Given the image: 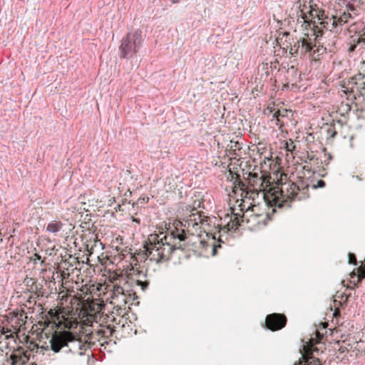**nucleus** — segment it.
<instances>
[{
    "instance_id": "obj_32",
    "label": "nucleus",
    "mask_w": 365,
    "mask_h": 365,
    "mask_svg": "<svg viewBox=\"0 0 365 365\" xmlns=\"http://www.w3.org/2000/svg\"><path fill=\"white\" fill-rule=\"evenodd\" d=\"M132 220H133V222H135L138 225L140 223V220L138 218H135V217H132Z\"/></svg>"
},
{
    "instance_id": "obj_19",
    "label": "nucleus",
    "mask_w": 365,
    "mask_h": 365,
    "mask_svg": "<svg viewBox=\"0 0 365 365\" xmlns=\"http://www.w3.org/2000/svg\"><path fill=\"white\" fill-rule=\"evenodd\" d=\"M115 331V327L111 324H108L106 326H102L101 328L97 331V334L102 338L108 339L113 335Z\"/></svg>"
},
{
    "instance_id": "obj_40",
    "label": "nucleus",
    "mask_w": 365,
    "mask_h": 365,
    "mask_svg": "<svg viewBox=\"0 0 365 365\" xmlns=\"http://www.w3.org/2000/svg\"><path fill=\"white\" fill-rule=\"evenodd\" d=\"M200 203H201V202H200V201H198V202H197V207H200Z\"/></svg>"
},
{
    "instance_id": "obj_17",
    "label": "nucleus",
    "mask_w": 365,
    "mask_h": 365,
    "mask_svg": "<svg viewBox=\"0 0 365 365\" xmlns=\"http://www.w3.org/2000/svg\"><path fill=\"white\" fill-rule=\"evenodd\" d=\"M299 78V75L298 73L297 68H295L294 66H292L287 69V76H286L287 84L291 83L292 86L295 85L299 81H298Z\"/></svg>"
},
{
    "instance_id": "obj_24",
    "label": "nucleus",
    "mask_w": 365,
    "mask_h": 365,
    "mask_svg": "<svg viewBox=\"0 0 365 365\" xmlns=\"http://www.w3.org/2000/svg\"><path fill=\"white\" fill-rule=\"evenodd\" d=\"M125 294L124 289L122 287L115 284L113 285L111 289L110 297H117L120 294Z\"/></svg>"
},
{
    "instance_id": "obj_26",
    "label": "nucleus",
    "mask_w": 365,
    "mask_h": 365,
    "mask_svg": "<svg viewBox=\"0 0 365 365\" xmlns=\"http://www.w3.org/2000/svg\"><path fill=\"white\" fill-rule=\"evenodd\" d=\"M284 148L289 152H292L295 149L294 143L289 139V141H286L284 144Z\"/></svg>"
},
{
    "instance_id": "obj_1",
    "label": "nucleus",
    "mask_w": 365,
    "mask_h": 365,
    "mask_svg": "<svg viewBox=\"0 0 365 365\" xmlns=\"http://www.w3.org/2000/svg\"><path fill=\"white\" fill-rule=\"evenodd\" d=\"M298 22L302 23L303 32L300 37L289 46L292 56H307L312 61H320L326 53L327 48L321 44L319 38H331L328 43L329 51H332L336 43V36L341 31V26L348 23L351 17L349 13L340 12L339 14L329 17L324 11L317 4H304L299 7Z\"/></svg>"
},
{
    "instance_id": "obj_18",
    "label": "nucleus",
    "mask_w": 365,
    "mask_h": 365,
    "mask_svg": "<svg viewBox=\"0 0 365 365\" xmlns=\"http://www.w3.org/2000/svg\"><path fill=\"white\" fill-rule=\"evenodd\" d=\"M63 223L61 220H52L46 226V231L52 234H56L63 230Z\"/></svg>"
},
{
    "instance_id": "obj_10",
    "label": "nucleus",
    "mask_w": 365,
    "mask_h": 365,
    "mask_svg": "<svg viewBox=\"0 0 365 365\" xmlns=\"http://www.w3.org/2000/svg\"><path fill=\"white\" fill-rule=\"evenodd\" d=\"M125 274L128 280L140 286L143 291L147 289L150 283L147 279L146 274L140 266H138L137 263L135 264V266L127 269L125 272Z\"/></svg>"
},
{
    "instance_id": "obj_12",
    "label": "nucleus",
    "mask_w": 365,
    "mask_h": 365,
    "mask_svg": "<svg viewBox=\"0 0 365 365\" xmlns=\"http://www.w3.org/2000/svg\"><path fill=\"white\" fill-rule=\"evenodd\" d=\"M267 110H269V113L265 111V113L267 115H271V118L269 119L270 122L278 126L279 129L282 132L283 127L288 123L289 120L288 114L292 111L284 108L272 110L269 108H267Z\"/></svg>"
},
{
    "instance_id": "obj_22",
    "label": "nucleus",
    "mask_w": 365,
    "mask_h": 365,
    "mask_svg": "<svg viewBox=\"0 0 365 365\" xmlns=\"http://www.w3.org/2000/svg\"><path fill=\"white\" fill-rule=\"evenodd\" d=\"M351 105L348 101H342L337 107L336 113L341 116H346L351 111Z\"/></svg>"
},
{
    "instance_id": "obj_25",
    "label": "nucleus",
    "mask_w": 365,
    "mask_h": 365,
    "mask_svg": "<svg viewBox=\"0 0 365 365\" xmlns=\"http://www.w3.org/2000/svg\"><path fill=\"white\" fill-rule=\"evenodd\" d=\"M272 67L267 63H262L258 67L259 71H262L267 76L269 74Z\"/></svg>"
},
{
    "instance_id": "obj_38",
    "label": "nucleus",
    "mask_w": 365,
    "mask_h": 365,
    "mask_svg": "<svg viewBox=\"0 0 365 365\" xmlns=\"http://www.w3.org/2000/svg\"><path fill=\"white\" fill-rule=\"evenodd\" d=\"M218 241H219V242H222V240H221V235H219Z\"/></svg>"
},
{
    "instance_id": "obj_7",
    "label": "nucleus",
    "mask_w": 365,
    "mask_h": 365,
    "mask_svg": "<svg viewBox=\"0 0 365 365\" xmlns=\"http://www.w3.org/2000/svg\"><path fill=\"white\" fill-rule=\"evenodd\" d=\"M323 337L324 335L317 330L315 337L309 339V341L304 345V354L294 365H322L319 359L312 356V354L317 351L315 345L321 342Z\"/></svg>"
},
{
    "instance_id": "obj_39",
    "label": "nucleus",
    "mask_w": 365,
    "mask_h": 365,
    "mask_svg": "<svg viewBox=\"0 0 365 365\" xmlns=\"http://www.w3.org/2000/svg\"><path fill=\"white\" fill-rule=\"evenodd\" d=\"M35 256H36L38 259H41V257H40L39 255H36H36H35Z\"/></svg>"
},
{
    "instance_id": "obj_23",
    "label": "nucleus",
    "mask_w": 365,
    "mask_h": 365,
    "mask_svg": "<svg viewBox=\"0 0 365 365\" xmlns=\"http://www.w3.org/2000/svg\"><path fill=\"white\" fill-rule=\"evenodd\" d=\"M123 275V270H116L112 272L109 273V275L108 277V280L110 282H114L120 279V277H122Z\"/></svg>"
},
{
    "instance_id": "obj_13",
    "label": "nucleus",
    "mask_w": 365,
    "mask_h": 365,
    "mask_svg": "<svg viewBox=\"0 0 365 365\" xmlns=\"http://www.w3.org/2000/svg\"><path fill=\"white\" fill-rule=\"evenodd\" d=\"M287 322V317L284 314L273 313L267 315L265 319V327L272 331L283 329Z\"/></svg>"
},
{
    "instance_id": "obj_8",
    "label": "nucleus",
    "mask_w": 365,
    "mask_h": 365,
    "mask_svg": "<svg viewBox=\"0 0 365 365\" xmlns=\"http://www.w3.org/2000/svg\"><path fill=\"white\" fill-rule=\"evenodd\" d=\"M27 316L24 312L10 313L7 316L6 327H3L4 332L1 334L11 335L16 334L24 328L26 322Z\"/></svg>"
},
{
    "instance_id": "obj_6",
    "label": "nucleus",
    "mask_w": 365,
    "mask_h": 365,
    "mask_svg": "<svg viewBox=\"0 0 365 365\" xmlns=\"http://www.w3.org/2000/svg\"><path fill=\"white\" fill-rule=\"evenodd\" d=\"M143 41V32L137 29L133 32H129L123 38L120 46V56L126 58L128 56L135 54Z\"/></svg>"
},
{
    "instance_id": "obj_9",
    "label": "nucleus",
    "mask_w": 365,
    "mask_h": 365,
    "mask_svg": "<svg viewBox=\"0 0 365 365\" xmlns=\"http://www.w3.org/2000/svg\"><path fill=\"white\" fill-rule=\"evenodd\" d=\"M76 336L70 331H55L50 340L51 349L58 352L63 347L67 346L68 343L76 341Z\"/></svg>"
},
{
    "instance_id": "obj_30",
    "label": "nucleus",
    "mask_w": 365,
    "mask_h": 365,
    "mask_svg": "<svg viewBox=\"0 0 365 365\" xmlns=\"http://www.w3.org/2000/svg\"><path fill=\"white\" fill-rule=\"evenodd\" d=\"M327 131L329 133H330V137L332 138H334L335 135L336 134V132L334 130L332 131L331 129H329Z\"/></svg>"
},
{
    "instance_id": "obj_34",
    "label": "nucleus",
    "mask_w": 365,
    "mask_h": 365,
    "mask_svg": "<svg viewBox=\"0 0 365 365\" xmlns=\"http://www.w3.org/2000/svg\"><path fill=\"white\" fill-rule=\"evenodd\" d=\"M339 350L341 351V352H344L345 351V349H344L342 346H341Z\"/></svg>"
},
{
    "instance_id": "obj_28",
    "label": "nucleus",
    "mask_w": 365,
    "mask_h": 365,
    "mask_svg": "<svg viewBox=\"0 0 365 365\" xmlns=\"http://www.w3.org/2000/svg\"><path fill=\"white\" fill-rule=\"evenodd\" d=\"M349 264H356V257L354 254L353 253H349Z\"/></svg>"
},
{
    "instance_id": "obj_16",
    "label": "nucleus",
    "mask_w": 365,
    "mask_h": 365,
    "mask_svg": "<svg viewBox=\"0 0 365 365\" xmlns=\"http://www.w3.org/2000/svg\"><path fill=\"white\" fill-rule=\"evenodd\" d=\"M110 303L116 307L118 309L125 308L128 303V297L126 294H120L117 297H110Z\"/></svg>"
},
{
    "instance_id": "obj_31",
    "label": "nucleus",
    "mask_w": 365,
    "mask_h": 365,
    "mask_svg": "<svg viewBox=\"0 0 365 365\" xmlns=\"http://www.w3.org/2000/svg\"><path fill=\"white\" fill-rule=\"evenodd\" d=\"M356 47V46L355 44L351 45L350 47L349 48V52H353L355 50Z\"/></svg>"
},
{
    "instance_id": "obj_5",
    "label": "nucleus",
    "mask_w": 365,
    "mask_h": 365,
    "mask_svg": "<svg viewBox=\"0 0 365 365\" xmlns=\"http://www.w3.org/2000/svg\"><path fill=\"white\" fill-rule=\"evenodd\" d=\"M237 209L230 207V212L225 215L223 217H220L221 223L219 232H223L227 233L230 231H235L239 227L244 226L245 223L249 224L251 221H255L256 217L245 220V215L242 209H240L239 212H236Z\"/></svg>"
},
{
    "instance_id": "obj_4",
    "label": "nucleus",
    "mask_w": 365,
    "mask_h": 365,
    "mask_svg": "<svg viewBox=\"0 0 365 365\" xmlns=\"http://www.w3.org/2000/svg\"><path fill=\"white\" fill-rule=\"evenodd\" d=\"M71 307H59L51 309L48 314L58 329H76L79 322L91 326L96 321V314L101 311L102 304L94 300H84L81 297H73L70 301Z\"/></svg>"
},
{
    "instance_id": "obj_14",
    "label": "nucleus",
    "mask_w": 365,
    "mask_h": 365,
    "mask_svg": "<svg viewBox=\"0 0 365 365\" xmlns=\"http://www.w3.org/2000/svg\"><path fill=\"white\" fill-rule=\"evenodd\" d=\"M343 92L345 93H354L355 92L362 94L363 91L365 90V75L359 73L358 74L351 77L348 80L346 86Z\"/></svg>"
},
{
    "instance_id": "obj_11",
    "label": "nucleus",
    "mask_w": 365,
    "mask_h": 365,
    "mask_svg": "<svg viewBox=\"0 0 365 365\" xmlns=\"http://www.w3.org/2000/svg\"><path fill=\"white\" fill-rule=\"evenodd\" d=\"M29 351L24 350L23 348H18L14 349L13 353L10 354L11 364V365H28L30 358L31 352L35 349H38V345L35 343L31 342L29 346ZM29 365H34L31 363Z\"/></svg>"
},
{
    "instance_id": "obj_35",
    "label": "nucleus",
    "mask_w": 365,
    "mask_h": 365,
    "mask_svg": "<svg viewBox=\"0 0 365 365\" xmlns=\"http://www.w3.org/2000/svg\"><path fill=\"white\" fill-rule=\"evenodd\" d=\"M179 1H180V0H171V2H172L173 4H177V3H178Z\"/></svg>"
},
{
    "instance_id": "obj_27",
    "label": "nucleus",
    "mask_w": 365,
    "mask_h": 365,
    "mask_svg": "<svg viewBox=\"0 0 365 365\" xmlns=\"http://www.w3.org/2000/svg\"><path fill=\"white\" fill-rule=\"evenodd\" d=\"M98 247H100L101 250L103 249V243L98 240H97L94 242V245L93 247H91V253H93L94 249Z\"/></svg>"
},
{
    "instance_id": "obj_33",
    "label": "nucleus",
    "mask_w": 365,
    "mask_h": 365,
    "mask_svg": "<svg viewBox=\"0 0 365 365\" xmlns=\"http://www.w3.org/2000/svg\"><path fill=\"white\" fill-rule=\"evenodd\" d=\"M217 247H220V245H218L217 246V245L213 246L214 253H215Z\"/></svg>"
},
{
    "instance_id": "obj_36",
    "label": "nucleus",
    "mask_w": 365,
    "mask_h": 365,
    "mask_svg": "<svg viewBox=\"0 0 365 365\" xmlns=\"http://www.w3.org/2000/svg\"><path fill=\"white\" fill-rule=\"evenodd\" d=\"M355 177H356V178H357V179H358V180H362V178H361V177L358 176V175H356V176H355Z\"/></svg>"
},
{
    "instance_id": "obj_2",
    "label": "nucleus",
    "mask_w": 365,
    "mask_h": 365,
    "mask_svg": "<svg viewBox=\"0 0 365 365\" xmlns=\"http://www.w3.org/2000/svg\"><path fill=\"white\" fill-rule=\"evenodd\" d=\"M187 210L190 214L183 221L175 220L169 224L165 233L148 235L143 245L146 258L156 263L167 261L174 250L184 249L190 243H201L202 234L208 235V217L195 207L190 209L189 206Z\"/></svg>"
},
{
    "instance_id": "obj_29",
    "label": "nucleus",
    "mask_w": 365,
    "mask_h": 365,
    "mask_svg": "<svg viewBox=\"0 0 365 365\" xmlns=\"http://www.w3.org/2000/svg\"><path fill=\"white\" fill-rule=\"evenodd\" d=\"M325 186V182L322 180H319L316 185H313V188L324 187Z\"/></svg>"
},
{
    "instance_id": "obj_37",
    "label": "nucleus",
    "mask_w": 365,
    "mask_h": 365,
    "mask_svg": "<svg viewBox=\"0 0 365 365\" xmlns=\"http://www.w3.org/2000/svg\"><path fill=\"white\" fill-rule=\"evenodd\" d=\"M254 226H255V224H252L251 226H248L247 227H248V229H251V228H252Z\"/></svg>"
},
{
    "instance_id": "obj_15",
    "label": "nucleus",
    "mask_w": 365,
    "mask_h": 365,
    "mask_svg": "<svg viewBox=\"0 0 365 365\" xmlns=\"http://www.w3.org/2000/svg\"><path fill=\"white\" fill-rule=\"evenodd\" d=\"M15 342V337L11 335H0V365H5L9 359L11 360L10 356H8V350L14 349L12 344Z\"/></svg>"
},
{
    "instance_id": "obj_3",
    "label": "nucleus",
    "mask_w": 365,
    "mask_h": 365,
    "mask_svg": "<svg viewBox=\"0 0 365 365\" xmlns=\"http://www.w3.org/2000/svg\"><path fill=\"white\" fill-rule=\"evenodd\" d=\"M269 174L262 171L250 173L245 197L255 200L259 195L270 207H290L292 200H299L309 196V184L300 180L299 184L288 180L287 175L281 173L279 178L274 182Z\"/></svg>"
},
{
    "instance_id": "obj_20",
    "label": "nucleus",
    "mask_w": 365,
    "mask_h": 365,
    "mask_svg": "<svg viewBox=\"0 0 365 365\" xmlns=\"http://www.w3.org/2000/svg\"><path fill=\"white\" fill-rule=\"evenodd\" d=\"M230 175L232 177V180H234V186H233V192L237 193V190L242 192L241 195L244 192L245 184L240 180V175L237 173H232V171L230 170Z\"/></svg>"
},
{
    "instance_id": "obj_21",
    "label": "nucleus",
    "mask_w": 365,
    "mask_h": 365,
    "mask_svg": "<svg viewBox=\"0 0 365 365\" xmlns=\"http://www.w3.org/2000/svg\"><path fill=\"white\" fill-rule=\"evenodd\" d=\"M364 3V0H349L348 4L346 6L347 8V13H349L351 14V17L350 19H352L354 16L357 15L356 6L361 5ZM346 13V11H344Z\"/></svg>"
}]
</instances>
